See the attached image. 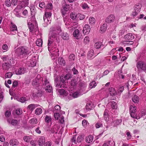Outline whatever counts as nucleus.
<instances>
[{
    "instance_id": "obj_1",
    "label": "nucleus",
    "mask_w": 146,
    "mask_h": 146,
    "mask_svg": "<svg viewBox=\"0 0 146 146\" xmlns=\"http://www.w3.org/2000/svg\"><path fill=\"white\" fill-rule=\"evenodd\" d=\"M61 31L60 27L55 28L52 27L50 29L48 43V49L51 53L52 59H55L59 56V50L56 46L55 42L59 38V33Z\"/></svg>"
},
{
    "instance_id": "obj_2",
    "label": "nucleus",
    "mask_w": 146,
    "mask_h": 146,
    "mask_svg": "<svg viewBox=\"0 0 146 146\" xmlns=\"http://www.w3.org/2000/svg\"><path fill=\"white\" fill-rule=\"evenodd\" d=\"M18 56L20 58L24 57L29 53V48L25 46H23L17 49Z\"/></svg>"
},
{
    "instance_id": "obj_3",
    "label": "nucleus",
    "mask_w": 146,
    "mask_h": 146,
    "mask_svg": "<svg viewBox=\"0 0 146 146\" xmlns=\"http://www.w3.org/2000/svg\"><path fill=\"white\" fill-rule=\"evenodd\" d=\"M142 7L141 5L139 3H137L134 6V11L132 13V15L133 16L136 15L139 13Z\"/></svg>"
},
{
    "instance_id": "obj_4",
    "label": "nucleus",
    "mask_w": 146,
    "mask_h": 146,
    "mask_svg": "<svg viewBox=\"0 0 146 146\" xmlns=\"http://www.w3.org/2000/svg\"><path fill=\"white\" fill-rule=\"evenodd\" d=\"M60 82L59 84H56V87L58 88H64L67 87V83L64 80V79L63 78V76H61L60 77Z\"/></svg>"
},
{
    "instance_id": "obj_5",
    "label": "nucleus",
    "mask_w": 146,
    "mask_h": 146,
    "mask_svg": "<svg viewBox=\"0 0 146 146\" xmlns=\"http://www.w3.org/2000/svg\"><path fill=\"white\" fill-rule=\"evenodd\" d=\"M35 18L34 16H32V17L29 18L27 20L28 25L29 28V29L30 31L33 32L34 30V26L32 24V21H34Z\"/></svg>"
},
{
    "instance_id": "obj_6",
    "label": "nucleus",
    "mask_w": 146,
    "mask_h": 146,
    "mask_svg": "<svg viewBox=\"0 0 146 146\" xmlns=\"http://www.w3.org/2000/svg\"><path fill=\"white\" fill-rule=\"evenodd\" d=\"M43 86H45V88L46 92H51L52 90V87L49 85V82L46 79L44 80L43 83Z\"/></svg>"
},
{
    "instance_id": "obj_7",
    "label": "nucleus",
    "mask_w": 146,
    "mask_h": 146,
    "mask_svg": "<svg viewBox=\"0 0 146 146\" xmlns=\"http://www.w3.org/2000/svg\"><path fill=\"white\" fill-rule=\"evenodd\" d=\"M137 68L139 70H146V63L142 61H139L137 64Z\"/></svg>"
},
{
    "instance_id": "obj_8",
    "label": "nucleus",
    "mask_w": 146,
    "mask_h": 146,
    "mask_svg": "<svg viewBox=\"0 0 146 146\" xmlns=\"http://www.w3.org/2000/svg\"><path fill=\"white\" fill-rule=\"evenodd\" d=\"M136 107L135 106H131L130 108V115L131 117L134 118L137 117V115L135 113Z\"/></svg>"
},
{
    "instance_id": "obj_9",
    "label": "nucleus",
    "mask_w": 146,
    "mask_h": 146,
    "mask_svg": "<svg viewBox=\"0 0 146 146\" xmlns=\"http://www.w3.org/2000/svg\"><path fill=\"white\" fill-rule=\"evenodd\" d=\"M11 33L10 34L15 35L18 32L17 29L15 25L12 23H11V26L10 27Z\"/></svg>"
},
{
    "instance_id": "obj_10",
    "label": "nucleus",
    "mask_w": 146,
    "mask_h": 146,
    "mask_svg": "<svg viewBox=\"0 0 146 146\" xmlns=\"http://www.w3.org/2000/svg\"><path fill=\"white\" fill-rule=\"evenodd\" d=\"M90 30V26L88 24L85 25L83 29V33L85 35L88 34Z\"/></svg>"
},
{
    "instance_id": "obj_11",
    "label": "nucleus",
    "mask_w": 146,
    "mask_h": 146,
    "mask_svg": "<svg viewBox=\"0 0 146 146\" xmlns=\"http://www.w3.org/2000/svg\"><path fill=\"white\" fill-rule=\"evenodd\" d=\"M26 72V69L23 67L20 68L15 71V74L17 75H21L24 74Z\"/></svg>"
},
{
    "instance_id": "obj_12",
    "label": "nucleus",
    "mask_w": 146,
    "mask_h": 146,
    "mask_svg": "<svg viewBox=\"0 0 146 146\" xmlns=\"http://www.w3.org/2000/svg\"><path fill=\"white\" fill-rule=\"evenodd\" d=\"M135 36L133 34L129 33L124 36V38L127 40H132L134 38Z\"/></svg>"
},
{
    "instance_id": "obj_13",
    "label": "nucleus",
    "mask_w": 146,
    "mask_h": 146,
    "mask_svg": "<svg viewBox=\"0 0 146 146\" xmlns=\"http://www.w3.org/2000/svg\"><path fill=\"white\" fill-rule=\"evenodd\" d=\"M115 20V17L113 15H111L108 16L106 19V22L109 23L113 22Z\"/></svg>"
},
{
    "instance_id": "obj_14",
    "label": "nucleus",
    "mask_w": 146,
    "mask_h": 146,
    "mask_svg": "<svg viewBox=\"0 0 146 146\" xmlns=\"http://www.w3.org/2000/svg\"><path fill=\"white\" fill-rule=\"evenodd\" d=\"M11 66V65L8 62L4 63L2 64L3 69L5 70H8Z\"/></svg>"
},
{
    "instance_id": "obj_15",
    "label": "nucleus",
    "mask_w": 146,
    "mask_h": 146,
    "mask_svg": "<svg viewBox=\"0 0 146 146\" xmlns=\"http://www.w3.org/2000/svg\"><path fill=\"white\" fill-rule=\"evenodd\" d=\"M45 141V138L43 136H40L38 140V145L40 146H42L44 143Z\"/></svg>"
},
{
    "instance_id": "obj_16",
    "label": "nucleus",
    "mask_w": 146,
    "mask_h": 146,
    "mask_svg": "<svg viewBox=\"0 0 146 146\" xmlns=\"http://www.w3.org/2000/svg\"><path fill=\"white\" fill-rule=\"evenodd\" d=\"M69 5H66L62 9L61 13L63 17L64 16L66 12L69 10Z\"/></svg>"
},
{
    "instance_id": "obj_17",
    "label": "nucleus",
    "mask_w": 146,
    "mask_h": 146,
    "mask_svg": "<svg viewBox=\"0 0 146 146\" xmlns=\"http://www.w3.org/2000/svg\"><path fill=\"white\" fill-rule=\"evenodd\" d=\"M93 137L92 135H89L86 137L85 141L87 143H90L92 142Z\"/></svg>"
},
{
    "instance_id": "obj_18",
    "label": "nucleus",
    "mask_w": 146,
    "mask_h": 146,
    "mask_svg": "<svg viewBox=\"0 0 146 146\" xmlns=\"http://www.w3.org/2000/svg\"><path fill=\"white\" fill-rule=\"evenodd\" d=\"M146 115V110L143 109L142 110L141 112L139 113L138 116L137 115V117L135 119H138L140 118L143 116Z\"/></svg>"
},
{
    "instance_id": "obj_19",
    "label": "nucleus",
    "mask_w": 146,
    "mask_h": 146,
    "mask_svg": "<svg viewBox=\"0 0 146 146\" xmlns=\"http://www.w3.org/2000/svg\"><path fill=\"white\" fill-rule=\"evenodd\" d=\"M60 36L64 40H67L69 39V35L66 33H62Z\"/></svg>"
},
{
    "instance_id": "obj_20",
    "label": "nucleus",
    "mask_w": 146,
    "mask_h": 146,
    "mask_svg": "<svg viewBox=\"0 0 146 146\" xmlns=\"http://www.w3.org/2000/svg\"><path fill=\"white\" fill-rule=\"evenodd\" d=\"M109 92L110 94L112 96L115 95L116 94V92L114 88L111 87L109 88Z\"/></svg>"
},
{
    "instance_id": "obj_21",
    "label": "nucleus",
    "mask_w": 146,
    "mask_h": 146,
    "mask_svg": "<svg viewBox=\"0 0 146 146\" xmlns=\"http://www.w3.org/2000/svg\"><path fill=\"white\" fill-rule=\"evenodd\" d=\"M107 24H104L101 27L100 30V32L102 33H104L107 29Z\"/></svg>"
},
{
    "instance_id": "obj_22",
    "label": "nucleus",
    "mask_w": 146,
    "mask_h": 146,
    "mask_svg": "<svg viewBox=\"0 0 146 146\" xmlns=\"http://www.w3.org/2000/svg\"><path fill=\"white\" fill-rule=\"evenodd\" d=\"M23 139L25 142H31L32 140V136H31L26 135L24 137Z\"/></svg>"
},
{
    "instance_id": "obj_23",
    "label": "nucleus",
    "mask_w": 146,
    "mask_h": 146,
    "mask_svg": "<svg viewBox=\"0 0 146 146\" xmlns=\"http://www.w3.org/2000/svg\"><path fill=\"white\" fill-rule=\"evenodd\" d=\"M58 61L59 64L61 65H64L66 63L65 60L62 57H59L58 59Z\"/></svg>"
},
{
    "instance_id": "obj_24",
    "label": "nucleus",
    "mask_w": 146,
    "mask_h": 146,
    "mask_svg": "<svg viewBox=\"0 0 146 146\" xmlns=\"http://www.w3.org/2000/svg\"><path fill=\"white\" fill-rule=\"evenodd\" d=\"M28 1L29 0H23L21 3V8H23L28 5L29 3Z\"/></svg>"
},
{
    "instance_id": "obj_25",
    "label": "nucleus",
    "mask_w": 146,
    "mask_h": 146,
    "mask_svg": "<svg viewBox=\"0 0 146 146\" xmlns=\"http://www.w3.org/2000/svg\"><path fill=\"white\" fill-rule=\"evenodd\" d=\"M9 143L10 145L13 146L18 145L19 142L16 139H12L10 141Z\"/></svg>"
},
{
    "instance_id": "obj_26",
    "label": "nucleus",
    "mask_w": 146,
    "mask_h": 146,
    "mask_svg": "<svg viewBox=\"0 0 146 146\" xmlns=\"http://www.w3.org/2000/svg\"><path fill=\"white\" fill-rule=\"evenodd\" d=\"M108 111L106 109L104 113V118L105 120L107 121L109 119Z\"/></svg>"
},
{
    "instance_id": "obj_27",
    "label": "nucleus",
    "mask_w": 146,
    "mask_h": 146,
    "mask_svg": "<svg viewBox=\"0 0 146 146\" xmlns=\"http://www.w3.org/2000/svg\"><path fill=\"white\" fill-rule=\"evenodd\" d=\"M73 36L76 38L78 39L80 36L79 31L78 30L76 29L73 32Z\"/></svg>"
},
{
    "instance_id": "obj_28",
    "label": "nucleus",
    "mask_w": 146,
    "mask_h": 146,
    "mask_svg": "<svg viewBox=\"0 0 146 146\" xmlns=\"http://www.w3.org/2000/svg\"><path fill=\"white\" fill-rule=\"evenodd\" d=\"M39 105L38 104H32L29 105L28 107L30 110L33 111L36 107H37Z\"/></svg>"
},
{
    "instance_id": "obj_29",
    "label": "nucleus",
    "mask_w": 146,
    "mask_h": 146,
    "mask_svg": "<svg viewBox=\"0 0 146 146\" xmlns=\"http://www.w3.org/2000/svg\"><path fill=\"white\" fill-rule=\"evenodd\" d=\"M58 92L60 95H63L64 96H66L68 94L67 92L65 91L63 89H59Z\"/></svg>"
},
{
    "instance_id": "obj_30",
    "label": "nucleus",
    "mask_w": 146,
    "mask_h": 146,
    "mask_svg": "<svg viewBox=\"0 0 146 146\" xmlns=\"http://www.w3.org/2000/svg\"><path fill=\"white\" fill-rule=\"evenodd\" d=\"M94 53L93 50H91L89 51L88 54V57L89 59H90L94 56Z\"/></svg>"
},
{
    "instance_id": "obj_31",
    "label": "nucleus",
    "mask_w": 146,
    "mask_h": 146,
    "mask_svg": "<svg viewBox=\"0 0 146 146\" xmlns=\"http://www.w3.org/2000/svg\"><path fill=\"white\" fill-rule=\"evenodd\" d=\"M97 85V84L95 81L91 82L89 84V87L90 89L95 88Z\"/></svg>"
},
{
    "instance_id": "obj_32",
    "label": "nucleus",
    "mask_w": 146,
    "mask_h": 146,
    "mask_svg": "<svg viewBox=\"0 0 146 146\" xmlns=\"http://www.w3.org/2000/svg\"><path fill=\"white\" fill-rule=\"evenodd\" d=\"M139 98L137 95H135L132 98V100L133 102L135 103H137L139 102Z\"/></svg>"
},
{
    "instance_id": "obj_33",
    "label": "nucleus",
    "mask_w": 146,
    "mask_h": 146,
    "mask_svg": "<svg viewBox=\"0 0 146 146\" xmlns=\"http://www.w3.org/2000/svg\"><path fill=\"white\" fill-rule=\"evenodd\" d=\"M36 44L37 46H41L42 44V41L41 39H38L36 41Z\"/></svg>"
},
{
    "instance_id": "obj_34",
    "label": "nucleus",
    "mask_w": 146,
    "mask_h": 146,
    "mask_svg": "<svg viewBox=\"0 0 146 146\" xmlns=\"http://www.w3.org/2000/svg\"><path fill=\"white\" fill-rule=\"evenodd\" d=\"M39 84V80L37 78L34 79L32 82L33 86H38Z\"/></svg>"
},
{
    "instance_id": "obj_35",
    "label": "nucleus",
    "mask_w": 146,
    "mask_h": 146,
    "mask_svg": "<svg viewBox=\"0 0 146 146\" xmlns=\"http://www.w3.org/2000/svg\"><path fill=\"white\" fill-rule=\"evenodd\" d=\"M102 45V43L101 42H98L95 44L94 47L96 49H99L100 48Z\"/></svg>"
},
{
    "instance_id": "obj_36",
    "label": "nucleus",
    "mask_w": 146,
    "mask_h": 146,
    "mask_svg": "<svg viewBox=\"0 0 146 146\" xmlns=\"http://www.w3.org/2000/svg\"><path fill=\"white\" fill-rule=\"evenodd\" d=\"M42 112V109L40 108H38L35 110V113L37 115H39Z\"/></svg>"
},
{
    "instance_id": "obj_37",
    "label": "nucleus",
    "mask_w": 146,
    "mask_h": 146,
    "mask_svg": "<svg viewBox=\"0 0 146 146\" xmlns=\"http://www.w3.org/2000/svg\"><path fill=\"white\" fill-rule=\"evenodd\" d=\"M110 105L111 108L113 109H116L117 108V106L116 103L114 101L111 102Z\"/></svg>"
},
{
    "instance_id": "obj_38",
    "label": "nucleus",
    "mask_w": 146,
    "mask_h": 146,
    "mask_svg": "<svg viewBox=\"0 0 146 146\" xmlns=\"http://www.w3.org/2000/svg\"><path fill=\"white\" fill-rule=\"evenodd\" d=\"M95 23V20L94 18L90 17L89 19V23L91 25L94 24Z\"/></svg>"
},
{
    "instance_id": "obj_39",
    "label": "nucleus",
    "mask_w": 146,
    "mask_h": 146,
    "mask_svg": "<svg viewBox=\"0 0 146 146\" xmlns=\"http://www.w3.org/2000/svg\"><path fill=\"white\" fill-rule=\"evenodd\" d=\"M30 122L32 124H36L37 123V120L36 118H33L30 120Z\"/></svg>"
},
{
    "instance_id": "obj_40",
    "label": "nucleus",
    "mask_w": 146,
    "mask_h": 146,
    "mask_svg": "<svg viewBox=\"0 0 146 146\" xmlns=\"http://www.w3.org/2000/svg\"><path fill=\"white\" fill-rule=\"evenodd\" d=\"M84 137L82 135H79L77 138V142L78 143L81 142L83 140Z\"/></svg>"
},
{
    "instance_id": "obj_41",
    "label": "nucleus",
    "mask_w": 146,
    "mask_h": 146,
    "mask_svg": "<svg viewBox=\"0 0 146 146\" xmlns=\"http://www.w3.org/2000/svg\"><path fill=\"white\" fill-rule=\"evenodd\" d=\"M51 15L52 13L51 12H46L45 13L44 17L48 18H49L50 19H51Z\"/></svg>"
},
{
    "instance_id": "obj_42",
    "label": "nucleus",
    "mask_w": 146,
    "mask_h": 146,
    "mask_svg": "<svg viewBox=\"0 0 146 146\" xmlns=\"http://www.w3.org/2000/svg\"><path fill=\"white\" fill-rule=\"evenodd\" d=\"M13 75V74L11 72H9L6 73L5 75V77L6 78H10Z\"/></svg>"
},
{
    "instance_id": "obj_43",
    "label": "nucleus",
    "mask_w": 146,
    "mask_h": 146,
    "mask_svg": "<svg viewBox=\"0 0 146 146\" xmlns=\"http://www.w3.org/2000/svg\"><path fill=\"white\" fill-rule=\"evenodd\" d=\"M77 17V15L75 13H72L70 15V17L72 19H75Z\"/></svg>"
},
{
    "instance_id": "obj_44",
    "label": "nucleus",
    "mask_w": 146,
    "mask_h": 146,
    "mask_svg": "<svg viewBox=\"0 0 146 146\" xmlns=\"http://www.w3.org/2000/svg\"><path fill=\"white\" fill-rule=\"evenodd\" d=\"M5 4L7 7H9L11 5V1L10 0H6L5 2Z\"/></svg>"
},
{
    "instance_id": "obj_45",
    "label": "nucleus",
    "mask_w": 146,
    "mask_h": 146,
    "mask_svg": "<svg viewBox=\"0 0 146 146\" xmlns=\"http://www.w3.org/2000/svg\"><path fill=\"white\" fill-rule=\"evenodd\" d=\"M92 104L90 103H88L86 106V108L87 110H91L92 108Z\"/></svg>"
},
{
    "instance_id": "obj_46",
    "label": "nucleus",
    "mask_w": 146,
    "mask_h": 146,
    "mask_svg": "<svg viewBox=\"0 0 146 146\" xmlns=\"http://www.w3.org/2000/svg\"><path fill=\"white\" fill-rule=\"evenodd\" d=\"M43 18L44 22L47 24H49L50 23L51 21V19H50L49 18H48L44 17Z\"/></svg>"
},
{
    "instance_id": "obj_47",
    "label": "nucleus",
    "mask_w": 146,
    "mask_h": 146,
    "mask_svg": "<svg viewBox=\"0 0 146 146\" xmlns=\"http://www.w3.org/2000/svg\"><path fill=\"white\" fill-rule=\"evenodd\" d=\"M81 95V94H80V93H79L78 92H74L72 94V96L74 98H76L80 96Z\"/></svg>"
},
{
    "instance_id": "obj_48",
    "label": "nucleus",
    "mask_w": 146,
    "mask_h": 146,
    "mask_svg": "<svg viewBox=\"0 0 146 146\" xmlns=\"http://www.w3.org/2000/svg\"><path fill=\"white\" fill-rule=\"evenodd\" d=\"M52 119L50 116L46 115L45 117V120L46 122L49 123L51 121Z\"/></svg>"
},
{
    "instance_id": "obj_49",
    "label": "nucleus",
    "mask_w": 146,
    "mask_h": 146,
    "mask_svg": "<svg viewBox=\"0 0 146 146\" xmlns=\"http://www.w3.org/2000/svg\"><path fill=\"white\" fill-rule=\"evenodd\" d=\"M90 41V38L88 36H86L84 40V42L85 44H87Z\"/></svg>"
},
{
    "instance_id": "obj_50",
    "label": "nucleus",
    "mask_w": 146,
    "mask_h": 146,
    "mask_svg": "<svg viewBox=\"0 0 146 146\" xmlns=\"http://www.w3.org/2000/svg\"><path fill=\"white\" fill-rule=\"evenodd\" d=\"M77 17L80 20H82L85 18V16L81 14H78Z\"/></svg>"
},
{
    "instance_id": "obj_51",
    "label": "nucleus",
    "mask_w": 146,
    "mask_h": 146,
    "mask_svg": "<svg viewBox=\"0 0 146 146\" xmlns=\"http://www.w3.org/2000/svg\"><path fill=\"white\" fill-rule=\"evenodd\" d=\"M1 59L3 61H6L9 59V57L8 55H4L1 58Z\"/></svg>"
},
{
    "instance_id": "obj_52",
    "label": "nucleus",
    "mask_w": 146,
    "mask_h": 146,
    "mask_svg": "<svg viewBox=\"0 0 146 146\" xmlns=\"http://www.w3.org/2000/svg\"><path fill=\"white\" fill-rule=\"evenodd\" d=\"M16 113L17 115H20L22 113V110L20 109H17L16 110Z\"/></svg>"
},
{
    "instance_id": "obj_53",
    "label": "nucleus",
    "mask_w": 146,
    "mask_h": 146,
    "mask_svg": "<svg viewBox=\"0 0 146 146\" xmlns=\"http://www.w3.org/2000/svg\"><path fill=\"white\" fill-rule=\"evenodd\" d=\"M124 90V88L123 86H121L119 87L118 90V93L121 94Z\"/></svg>"
},
{
    "instance_id": "obj_54",
    "label": "nucleus",
    "mask_w": 146,
    "mask_h": 146,
    "mask_svg": "<svg viewBox=\"0 0 146 146\" xmlns=\"http://www.w3.org/2000/svg\"><path fill=\"white\" fill-rule=\"evenodd\" d=\"M19 101L22 103H24L25 101H27V100L25 97H23L20 98L19 99Z\"/></svg>"
},
{
    "instance_id": "obj_55",
    "label": "nucleus",
    "mask_w": 146,
    "mask_h": 146,
    "mask_svg": "<svg viewBox=\"0 0 146 146\" xmlns=\"http://www.w3.org/2000/svg\"><path fill=\"white\" fill-rule=\"evenodd\" d=\"M75 56L74 54H70L69 56V59L70 60H74L75 59Z\"/></svg>"
},
{
    "instance_id": "obj_56",
    "label": "nucleus",
    "mask_w": 146,
    "mask_h": 146,
    "mask_svg": "<svg viewBox=\"0 0 146 146\" xmlns=\"http://www.w3.org/2000/svg\"><path fill=\"white\" fill-rule=\"evenodd\" d=\"M11 4L13 6H15L18 4V0H12Z\"/></svg>"
},
{
    "instance_id": "obj_57",
    "label": "nucleus",
    "mask_w": 146,
    "mask_h": 146,
    "mask_svg": "<svg viewBox=\"0 0 146 146\" xmlns=\"http://www.w3.org/2000/svg\"><path fill=\"white\" fill-rule=\"evenodd\" d=\"M9 64L11 65L12 64H14L15 63V60L13 59L12 58H9Z\"/></svg>"
},
{
    "instance_id": "obj_58",
    "label": "nucleus",
    "mask_w": 146,
    "mask_h": 146,
    "mask_svg": "<svg viewBox=\"0 0 146 146\" xmlns=\"http://www.w3.org/2000/svg\"><path fill=\"white\" fill-rule=\"evenodd\" d=\"M70 84L72 86H74L76 85L77 82L75 80H73L71 82Z\"/></svg>"
},
{
    "instance_id": "obj_59",
    "label": "nucleus",
    "mask_w": 146,
    "mask_h": 146,
    "mask_svg": "<svg viewBox=\"0 0 146 146\" xmlns=\"http://www.w3.org/2000/svg\"><path fill=\"white\" fill-rule=\"evenodd\" d=\"M72 142L74 143L75 144H77V142L76 141V137L75 136H74L71 140Z\"/></svg>"
},
{
    "instance_id": "obj_60",
    "label": "nucleus",
    "mask_w": 146,
    "mask_h": 146,
    "mask_svg": "<svg viewBox=\"0 0 146 146\" xmlns=\"http://www.w3.org/2000/svg\"><path fill=\"white\" fill-rule=\"evenodd\" d=\"M17 121L16 120L13 119L11 123V125H16L17 124Z\"/></svg>"
},
{
    "instance_id": "obj_61",
    "label": "nucleus",
    "mask_w": 146,
    "mask_h": 146,
    "mask_svg": "<svg viewBox=\"0 0 146 146\" xmlns=\"http://www.w3.org/2000/svg\"><path fill=\"white\" fill-rule=\"evenodd\" d=\"M82 7L84 9H86L89 8V7L88 6L87 4L86 3H84L83 4H82Z\"/></svg>"
},
{
    "instance_id": "obj_62",
    "label": "nucleus",
    "mask_w": 146,
    "mask_h": 146,
    "mask_svg": "<svg viewBox=\"0 0 146 146\" xmlns=\"http://www.w3.org/2000/svg\"><path fill=\"white\" fill-rule=\"evenodd\" d=\"M8 48V46L6 44H4L2 46V48L4 50H5L6 51L7 50Z\"/></svg>"
},
{
    "instance_id": "obj_63",
    "label": "nucleus",
    "mask_w": 146,
    "mask_h": 146,
    "mask_svg": "<svg viewBox=\"0 0 146 146\" xmlns=\"http://www.w3.org/2000/svg\"><path fill=\"white\" fill-rule=\"evenodd\" d=\"M46 7H47V8L49 9H52L53 8L52 4L51 3H48Z\"/></svg>"
},
{
    "instance_id": "obj_64",
    "label": "nucleus",
    "mask_w": 146,
    "mask_h": 146,
    "mask_svg": "<svg viewBox=\"0 0 146 146\" xmlns=\"http://www.w3.org/2000/svg\"><path fill=\"white\" fill-rule=\"evenodd\" d=\"M44 146H51L52 143L50 141H47L44 143Z\"/></svg>"
}]
</instances>
